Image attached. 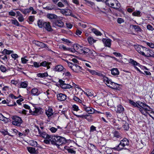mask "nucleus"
<instances>
[{
  "instance_id": "nucleus-1",
  "label": "nucleus",
  "mask_w": 154,
  "mask_h": 154,
  "mask_svg": "<svg viewBox=\"0 0 154 154\" xmlns=\"http://www.w3.org/2000/svg\"><path fill=\"white\" fill-rule=\"evenodd\" d=\"M68 66L74 72L79 73L81 72L82 68L76 63H73L67 61Z\"/></svg>"
},
{
  "instance_id": "nucleus-2",
  "label": "nucleus",
  "mask_w": 154,
  "mask_h": 154,
  "mask_svg": "<svg viewBox=\"0 0 154 154\" xmlns=\"http://www.w3.org/2000/svg\"><path fill=\"white\" fill-rule=\"evenodd\" d=\"M103 81L107 86L112 88L115 89L117 88L118 87L117 84L112 82L111 80L109 79L108 78L104 77Z\"/></svg>"
},
{
  "instance_id": "nucleus-3",
  "label": "nucleus",
  "mask_w": 154,
  "mask_h": 154,
  "mask_svg": "<svg viewBox=\"0 0 154 154\" xmlns=\"http://www.w3.org/2000/svg\"><path fill=\"white\" fill-rule=\"evenodd\" d=\"M136 49L139 53L145 56H146V54L148 53V52H150L149 50L140 45H138L136 47Z\"/></svg>"
},
{
  "instance_id": "nucleus-4",
  "label": "nucleus",
  "mask_w": 154,
  "mask_h": 154,
  "mask_svg": "<svg viewBox=\"0 0 154 154\" xmlns=\"http://www.w3.org/2000/svg\"><path fill=\"white\" fill-rule=\"evenodd\" d=\"M13 121L12 122L13 125L17 126H20L22 122V120L21 118L16 116L13 117Z\"/></svg>"
},
{
  "instance_id": "nucleus-5",
  "label": "nucleus",
  "mask_w": 154,
  "mask_h": 154,
  "mask_svg": "<svg viewBox=\"0 0 154 154\" xmlns=\"http://www.w3.org/2000/svg\"><path fill=\"white\" fill-rule=\"evenodd\" d=\"M80 49L79 53L80 54H84L87 56H90L93 54V52L89 49L86 47H82Z\"/></svg>"
},
{
  "instance_id": "nucleus-6",
  "label": "nucleus",
  "mask_w": 154,
  "mask_h": 154,
  "mask_svg": "<svg viewBox=\"0 0 154 154\" xmlns=\"http://www.w3.org/2000/svg\"><path fill=\"white\" fill-rule=\"evenodd\" d=\"M60 138V136H52L50 139L51 143L54 145H58Z\"/></svg>"
},
{
  "instance_id": "nucleus-7",
  "label": "nucleus",
  "mask_w": 154,
  "mask_h": 154,
  "mask_svg": "<svg viewBox=\"0 0 154 154\" xmlns=\"http://www.w3.org/2000/svg\"><path fill=\"white\" fill-rule=\"evenodd\" d=\"M137 105L142 108L145 111H149L150 108L145 103H142L140 101H137L136 102Z\"/></svg>"
},
{
  "instance_id": "nucleus-8",
  "label": "nucleus",
  "mask_w": 154,
  "mask_h": 154,
  "mask_svg": "<svg viewBox=\"0 0 154 154\" xmlns=\"http://www.w3.org/2000/svg\"><path fill=\"white\" fill-rule=\"evenodd\" d=\"M53 26H57L61 28L63 26L64 23L60 20H57L53 22Z\"/></svg>"
},
{
  "instance_id": "nucleus-9",
  "label": "nucleus",
  "mask_w": 154,
  "mask_h": 154,
  "mask_svg": "<svg viewBox=\"0 0 154 154\" xmlns=\"http://www.w3.org/2000/svg\"><path fill=\"white\" fill-rule=\"evenodd\" d=\"M43 27L45 28L48 31L51 32L53 30V29L52 28L51 26L50 25V23L49 22H45L43 24Z\"/></svg>"
},
{
  "instance_id": "nucleus-10",
  "label": "nucleus",
  "mask_w": 154,
  "mask_h": 154,
  "mask_svg": "<svg viewBox=\"0 0 154 154\" xmlns=\"http://www.w3.org/2000/svg\"><path fill=\"white\" fill-rule=\"evenodd\" d=\"M57 98L58 100L63 101L66 99V96L64 94L60 93L57 94Z\"/></svg>"
},
{
  "instance_id": "nucleus-11",
  "label": "nucleus",
  "mask_w": 154,
  "mask_h": 154,
  "mask_svg": "<svg viewBox=\"0 0 154 154\" xmlns=\"http://www.w3.org/2000/svg\"><path fill=\"white\" fill-rule=\"evenodd\" d=\"M61 13L66 16L72 15V12L71 10L69 9H61L60 11Z\"/></svg>"
},
{
  "instance_id": "nucleus-12",
  "label": "nucleus",
  "mask_w": 154,
  "mask_h": 154,
  "mask_svg": "<svg viewBox=\"0 0 154 154\" xmlns=\"http://www.w3.org/2000/svg\"><path fill=\"white\" fill-rule=\"evenodd\" d=\"M76 86H77V85L74 83L72 82L71 84L70 83V84L66 83L65 85L62 86L61 88L63 89L70 88L73 87H76Z\"/></svg>"
},
{
  "instance_id": "nucleus-13",
  "label": "nucleus",
  "mask_w": 154,
  "mask_h": 154,
  "mask_svg": "<svg viewBox=\"0 0 154 154\" xmlns=\"http://www.w3.org/2000/svg\"><path fill=\"white\" fill-rule=\"evenodd\" d=\"M38 131L41 136L45 139H48L50 140L51 136L47 134L45 132H41L40 130L38 129Z\"/></svg>"
},
{
  "instance_id": "nucleus-14",
  "label": "nucleus",
  "mask_w": 154,
  "mask_h": 154,
  "mask_svg": "<svg viewBox=\"0 0 154 154\" xmlns=\"http://www.w3.org/2000/svg\"><path fill=\"white\" fill-rule=\"evenodd\" d=\"M85 110L88 113L90 114H93L94 113H99L98 112H97L96 110L95 111L93 108L90 107L86 108V109Z\"/></svg>"
},
{
  "instance_id": "nucleus-15",
  "label": "nucleus",
  "mask_w": 154,
  "mask_h": 154,
  "mask_svg": "<svg viewBox=\"0 0 154 154\" xmlns=\"http://www.w3.org/2000/svg\"><path fill=\"white\" fill-rule=\"evenodd\" d=\"M115 110L117 113H121L124 111V108L122 106L119 105L117 106L116 108H115Z\"/></svg>"
},
{
  "instance_id": "nucleus-16",
  "label": "nucleus",
  "mask_w": 154,
  "mask_h": 154,
  "mask_svg": "<svg viewBox=\"0 0 154 154\" xmlns=\"http://www.w3.org/2000/svg\"><path fill=\"white\" fill-rule=\"evenodd\" d=\"M64 69V68L63 66L61 65H57L54 69V71L57 72H61Z\"/></svg>"
},
{
  "instance_id": "nucleus-17",
  "label": "nucleus",
  "mask_w": 154,
  "mask_h": 154,
  "mask_svg": "<svg viewBox=\"0 0 154 154\" xmlns=\"http://www.w3.org/2000/svg\"><path fill=\"white\" fill-rule=\"evenodd\" d=\"M116 2L117 3V0H106V4L109 6L111 7L112 5H113L114 3H116Z\"/></svg>"
},
{
  "instance_id": "nucleus-18",
  "label": "nucleus",
  "mask_w": 154,
  "mask_h": 154,
  "mask_svg": "<svg viewBox=\"0 0 154 154\" xmlns=\"http://www.w3.org/2000/svg\"><path fill=\"white\" fill-rule=\"evenodd\" d=\"M111 40L110 39H103V41L105 45L109 47H110L111 45Z\"/></svg>"
},
{
  "instance_id": "nucleus-19",
  "label": "nucleus",
  "mask_w": 154,
  "mask_h": 154,
  "mask_svg": "<svg viewBox=\"0 0 154 154\" xmlns=\"http://www.w3.org/2000/svg\"><path fill=\"white\" fill-rule=\"evenodd\" d=\"M31 93L34 96H38L40 94V91H38V90L36 88H32L31 91Z\"/></svg>"
},
{
  "instance_id": "nucleus-20",
  "label": "nucleus",
  "mask_w": 154,
  "mask_h": 154,
  "mask_svg": "<svg viewBox=\"0 0 154 154\" xmlns=\"http://www.w3.org/2000/svg\"><path fill=\"white\" fill-rule=\"evenodd\" d=\"M45 113L49 119H50V117L53 114L52 109L49 108L48 110L46 111Z\"/></svg>"
},
{
  "instance_id": "nucleus-21",
  "label": "nucleus",
  "mask_w": 154,
  "mask_h": 154,
  "mask_svg": "<svg viewBox=\"0 0 154 154\" xmlns=\"http://www.w3.org/2000/svg\"><path fill=\"white\" fill-rule=\"evenodd\" d=\"M51 64V63L47 62L46 61H43L40 63V66H46L47 69L50 68L49 65Z\"/></svg>"
},
{
  "instance_id": "nucleus-22",
  "label": "nucleus",
  "mask_w": 154,
  "mask_h": 154,
  "mask_svg": "<svg viewBox=\"0 0 154 154\" xmlns=\"http://www.w3.org/2000/svg\"><path fill=\"white\" fill-rule=\"evenodd\" d=\"M27 148L28 152L31 154H34L36 153L35 148L29 147H27Z\"/></svg>"
},
{
  "instance_id": "nucleus-23",
  "label": "nucleus",
  "mask_w": 154,
  "mask_h": 154,
  "mask_svg": "<svg viewBox=\"0 0 154 154\" xmlns=\"http://www.w3.org/2000/svg\"><path fill=\"white\" fill-rule=\"evenodd\" d=\"M41 112L40 109L38 108H35V109L33 111H32L31 113L34 115H37L40 114Z\"/></svg>"
},
{
  "instance_id": "nucleus-24",
  "label": "nucleus",
  "mask_w": 154,
  "mask_h": 154,
  "mask_svg": "<svg viewBox=\"0 0 154 154\" xmlns=\"http://www.w3.org/2000/svg\"><path fill=\"white\" fill-rule=\"evenodd\" d=\"M66 142V140L65 138L60 137L58 145L59 146L63 144H65Z\"/></svg>"
},
{
  "instance_id": "nucleus-25",
  "label": "nucleus",
  "mask_w": 154,
  "mask_h": 154,
  "mask_svg": "<svg viewBox=\"0 0 154 154\" xmlns=\"http://www.w3.org/2000/svg\"><path fill=\"white\" fill-rule=\"evenodd\" d=\"M124 147V146L122 145L121 143L120 142V143L116 147L113 148V149L115 150L119 151L123 149Z\"/></svg>"
},
{
  "instance_id": "nucleus-26",
  "label": "nucleus",
  "mask_w": 154,
  "mask_h": 154,
  "mask_svg": "<svg viewBox=\"0 0 154 154\" xmlns=\"http://www.w3.org/2000/svg\"><path fill=\"white\" fill-rule=\"evenodd\" d=\"M47 17L50 19H56L57 16L54 14H47Z\"/></svg>"
},
{
  "instance_id": "nucleus-27",
  "label": "nucleus",
  "mask_w": 154,
  "mask_h": 154,
  "mask_svg": "<svg viewBox=\"0 0 154 154\" xmlns=\"http://www.w3.org/2000/svg\"><path fill=\"white\" fill-rule=\"evenodd\" d=\"M120 142L122 143V145L125 146L126 145H128L129 144V141L126 138H124L123 140L121 141Z\"/></svg>"
},
{
  "instance_id": "nucleus-28",
  "label": "nucleus",
  "mask_w": 154,
  "mask_h": 154,
  "mask_svg": "<svg viewBox=\"0 0 154 154\" xmlns=\"http://www.w3.org/2000/svg\"><path fill=\"white\" fill-rule=\"evenodd\" d=\"M111 71L112 74L113 75H118L119 74V72L117 68H113Z\"/></svg>"
},
{
  "instance_id": "nucleus-29",
  "label": "nucleus",
  "mask_w": 154,
  "mask_h": 154,
  "mask_svg": "<svg viewBox=\"0 0 154 154\" xmlns=\"http://www.w3.org/2000/svg\"><path fill=\"white\" fill-rule=\"evenodd\" d=\"M113 5H112L111 6V7L112 8H113L115 9H118L120 8V3L118 2L117 1V3L116 2V3H114V4Z\"/></svg>"
},
{
  "instance_id": "nucleus-30",
  "label": "nucleus",
  "mask_w": 154,
  "mask_h": 154,
  "mask_svg": "<svg viewBox=\"0 0 154 154\" xmlns=\"http://www.w3.org/2000/svg\"><path fill=\"white\" fill-rule=\"evenodd\" d=\"M91 31L97 35H101V33L96 29L93 28L91 29Z\"/></svg>"
},
{
  "instance_id": "nucleus-31",
  "label": "nucleus",
  "mask_w": 154,
  "mask_h": 154,
  "mask_svg": "<svg viewBox=\"0 0 154 154\" xmlns=\"http://www.w3.org/2000/svg\"><path fill=\"white\" fill-rule=\"evenodd\" d=\"M122 123L124 124L123 127L125 130H127L129 129V124L128 123H127L125 121H122Z\"/></svg>"
},
{
  "instance_id": "nucleus-32",
  "label": "nucleus",
  "mask_w": 154,
  "mask_h": 154,
  "mask_svg": "<svg viewBox=\"0 0 154 154\" xmlns=\"http://www.w3.org/2000/svg\"><path fill=\"white\" fill-rule=\"evenodd\" d=\"M82 47L77 44H74L73 46V47L76 50V51L79 53V51H80V48H82Z\"/></svg>"
},
{
  "instance_id": "nucleus-33",
  "label": "nucleus",
  "mask_w": 154,
  "mask_h": 154,
  "mask_svg": "<svg viewBox=\"0 0 154 154\" xmlns=\"http://www.w3.org/2000/svg\"><path fill=\"white\" fill-rule=\"evenodd\" d=\"M37 76L38 77L43 78L45 77H47L48 76V74L47 72H45L44 73H38L37 74Z\"/></svg>"
},
{
  "instance_id": "nucleus-34",
  "label": "nucleus",
  "mask_w": 154,
  "mask_h": 154,
  "mask_svg": "<svg viewBox=\"0 0 154 154\" xmlns=\"http://www.w3.org/2000/svg\"><path fill=\"white\" fill-rule=\"evenodd\" d=\"M75 87L78 88V92L76 94L81 95L82 94L83 92H84V91L81 88L78 87V85L77 86H76V87Z\"/></svg>"
},
{
  "instance_id": "nucleus-35",
  "label": "nucleus",
  "mask_w": 154,
  "mask_h": 154,
  "mask_svg": "<svg viewBox=\"0 0 154 154\" xmlns=\"http://www.w3.org/2000/svg\"><path fill=\"white\" fill-rule=\"evenodd\" d=\"M28 82L26 81L21 82L20 83V86L23 88H26L28 86Z\"/></svg>"
},
{
  "instance_id": "nucleus-36",
  "label": "nucleus",
  "mask_w": 154,
  "mask_h": 154,
  "mask_svg": "<svg viewBox=\"0 0 154 154\" xmlns=\"http://www.w3.org/2000/svg\"><path fill=\"white\" fill-rule=\"evenodd\" d=\"M45 22L43 21L42 20H39L38 21V26L40 28H42L43 27V24H44V23Z\"/></svg>"
},
{
  "instance_id": "nucleus-37",
  "label": "nucleus",
  "mask_w": 154,
  "mask_h": 154,
  "mask_svg": "<svg viewBox=\"0 0 154 154\" xmlns=\"http://www.w3.org/2000/svg\"><path fill=\"white\" fill-rule=\"evenodd\" d=\"M13 52V51H12L8 50L6 49H4L3 51L2 52V53L3 54H9Z\"/></svg>"
},
{
  "instance_id": "nucleus-38",
  "label": "nucleus",
  "mask_w": 154,
  "mask_h": 154,
  "mask_svg": "<svg viewBox=\"0 0 154 154\" xmlns=\"http://www.w3.org/2000/svg\"><path fill=\"white\" fill-rule=\"evenodd\" d=\"M132 26L136 31L137 32H141V29L139 26L135 25H132Z\"/></svg>"
},
{
  "instance_id": "nucleus-39",
  "label": "nucleus",
  "mask_w": 154,
  "mask_h": 154,
  "mask_svg": "<svg viewBox=\"0 0 154 154\" xmlns=\"http://www.w3.org/2000/svg\"><path fill=\"white\" fill-rule=\"evenodd\" d=\"M88 42L90 44H92L93 43L95 42H96L95 40H94L91 37L88 38Z\"/></svg>"
},
{
  "instance_id": "nucleus-40",
  "label": "nucleus",
  "mask_w": 154,
  "mask_h": 154,
  "mask_svg": "<svg viewBox=\"0 0 154 154\" xmlns=\"http://www.w3.org/2000/svg\"><path fill=\"white\" fill-rule=\"evenodd\" d=\"M129 62L134 66H137L140 65L139 63H137V62L132 59H130Z\"/></svg>"
},
{
  "instance_id": "nucleus-41",
  "label": "nucleus",
  "mask_w": 154,
  "mask_h": 154,
  "mask_svg": "<svg viewBox=\"0 0 154 154\" xmlns=\"http://www.w3.org/2000/svg\"><path fill=\"white\" fill-rule=\"evenodd\" d=\"M19 10L23 14H26L27 13H28L29 12V10L27 9L23 10L22 9H19Z\"/></svg>"
},
{
  "instance_id": "nucleus-42",
  "label": "nucleus",
  "mask_w": 154,
  "mask_h": 154,
  "mask_svg": "<svg viewBox=\"0 0 154 154\" xmlns=\"http://www.w3.org/2000/svg\"><path fill=\"white\" fill-rule=\"evenodd\" d=\"M11 21L12 24H14L17 26H19V23L17 20H12Z\"/></svg>"
},
{
  "instance_id": "nucleus-43",
  "label": "nucleus",
  "mask_w": 154,
  "mask_h": 154,
  "mask_svg": "<svg viewBox=\"0 0 154 154\" xmlns=\"http://www.w3.org/2000/svg\"><path fill=\"white\" fill-rule=\"evenodd\" d=\"M30 144L32 146H36L37 145V143L36 141L33 140H31L30 141Z\"/></svg>"
},
{
  "instance_id": "nucleus-44",
  "label": "nucleus",
  "mask_w": 154,
  "mask_h": 154,
  "mask_svg": "<svg viewBox=\"0 0 154 154\" xmlns=\"http://www.w3.org/2000/svg\"><path fill=\"white\" fill-rule=\"evenodd\" d=\"M0 69L1 71L3 72H5L6 71V67L4 66L1 65Z\"/></svg>"
},
{
  "instance_id": "nucleus-45",
  "label": "nucleus",
  "mask_w": 154,
  "mask_h": 154,
  "mask_svg": "<svg viewBox=\"0 0 154 154\" xmlns=\"http://www.w3.org/2000/svg\"><path fill=\"white\" fill-rule=\"evenodd\" d=\"M73 99L75 101L78 102L79 103H82V101L78 97L74 96L73 97Z\"/></svg>"
},
{
  "instance_id": "nucleus-46",
  "label": "nucleus",
  "mask_w": 154,
  "mask_h": 154,
  "mask_svg": "<svg viewBox=\"0 0 154 154\" xmlns=\"http://www.w3.org/2000/svg\"><path fill=\"white\" fill-rule=\"evenodd\" d=\"M140 14V11H134L132 13V15L134 16H139Z\"/></svg>"
},
{
  "instance_id": "nucleus-47",
  "label": "nucleus",
  "mask_w": 154,
  "mask_h": 154,
  "mask_svg": "<svg viewBox=\"0 0 154 154\" xmlns=\"http://www.w3.org/2000/svg\"><path fill=\"white\" fill-rule=\"evenodd\" d=\"M26 57H22L21 58L22 63L23 64L26 63L27 62L28 60L25 58Z\"/></svg>"
},
{
  "instance_id": "nucleus-48",
  "label": "nucleus",
  "mask_w": 154,
  "mask_h": 154,
  "mask_svg": "<svg viewBox=\"0 0 154 154\" xmlns=\"http://www.w3.org/2000/svg\"><path fill=\"white\" fill-rule=\"evenodd\" d=\"M146 27L147 29L149 30L152 31L154 29V28L153 26L152 25L149 24H148L147 25Z\"/></svg>"
},
{
  "instance_id": "nucleus-49",
  "label": "nucleus",
  "mask_w": 154,
  "mask_h": 154,
  "mask_svg": "<svg viewBox=\"0 0 154 154\" xmlns=\"http://www.w3.org/2000/svg\"><path fill=\"white\" fill-rule=\"evenodd\" d=\"M107 117L109 119H112V116L109 112H107L106 113Z\"/></svg>"
},
{
  "instance_id": "nucleus-50",
  "label": "nucleus",
  "mask_w": 154,
  "mask_h": 154,
  "mask_svg": "<svg viewBox=\"0 0 154 154\" xmlns=\"http://www.w3.org/2000/svg\"><path fill=\"white\" fill-rule=\"evenodd\" d=\"M33 42L34 43H35L36 45L38 46H40L42 45L41 44H43V43H41L39 42L36 41H35Z\"/></svg>"
},
{
  "instance_id": "nucleus-51",
  "label": "nucleus",
  "mask_w": 154,
  "mask_h": 154,
  "mask_svg": "<svg viewBox=\"0 0 154 154\" xmlns=\"http://www.w3.org/2000/svg\"><path fill=\"white\" fill-rule=\"evenodd\" d=\"M59 82L60 84V86L61 88V86L63 85H65L66 83H65V82L62 79H60L59 81Z\"/></svg>"
},
{
  "instance_id": "nucleus-52",
  "label": "nucleus",
  "mask_w": 154,
  "mask_h": 154,
  "mask_svg": "<svg viewBox=\"0 0 154 154\" xmlns=\"http://www.w3.org/2000/svg\"><path fill=\"white\" fill-rule=\"evenodd\" d=\"M67 150L69 152L72 154H75L76 152L74 150L72 149H68Z\"/></svg>"
},
{
  "instance_id": "nucleus-53",
  "label": "nucleus",
  "mask_w": 154,
  "mask_h": 154,
  "mask_svg": "<svg viewBox=\"0 0 154 154\" xmlns=\"http://www.w3.org/2000/svg\"><path fill=\"white\" fill-rule=\"evenodd\" d=\"M129 103L134 106L138 107L137 104V103H136L134 101L131 100H130Z\"/></svg>"
},
{
  "instance_id": "nucleus-54",
  "label": "nucleus",
  "mask_w": 154,
  "mask_h": 154,
  "mask_svg": "<svg viewBox=\"0 0 154 154\" xmlns=\"http://www.w3.org/2000/svg\"><path fill=\"white\" fill-rule=\"evenodd\" d=\"M147 45L151 48H154V44L152 43H147Z\"/></svg>"
},
{
  "instance_id": "nucleus-55",
  "label": "nucleus",
  "mask_w": 154,
  "mask_h": 154,
  "mask_svg": "<svg viewBox=\"0 0 154 154\" xmlns=\"http://www.w3.org/2000/svg\"><path fill=\"white\" fill-rule=\"evenodd\" d=\"M33 65L36 68H38L40 66V64L39 65L38 63L36 62L34 63Z\"/></svg>"
},
{
  "instance_id": "nucleus-56",
  "label": "nucleus",
  "mask_w": 154,
  "mask_h": 154,
  "mask_svg": "<svg viewBox=\"0 0 154 154\" xmlns=\"http://www.w3.org/2000/svg\"><path fill=\"white\" fill-rule=\"evenodd\" d=\"M113 54L115 55L116 57H121L122 56L121 54L117 52H114L113 53Z\"/></svg>"
},
{
  "instance_id": "nucleus-57",
  "label": "nucleus",
  "mask_w": 154,
  "mask_h": 154,
  "mask_svg": "<svg viewBox=\"0 0 154 154\" xmlns=\"http://www.w3.org/2000/svg\"><path fill=\"white\" fill-rule=\"evenodd\" d=\"M114 135L115 137L117 138H119L120 137V134L117 131L115 132Z\"/></svg>"
},
{
  "instance_id": "nucleus-58",
  "label": "nucleus",
  "mask_w": 154,
  "mask_h": 154,
  "mask_svg": "<svg viewBox=\"0 0 154 154\" xmlns=\"http://www.w3.org/2000/svg\"><path fill=\"white\" fill-rule=\"evenodd\" d=\"M18 20L20 22H23L24 20V19L22 15L20 16L18 18Z\"/></svg>"
},
{
  "instance_id": "nucleus-59",
  "label": "nucleus",
  "mask_w": 154,
  "mask_h": 154,
  "mask_svg": "<svg viewBox=\"0 0 154 154\" xmlns=\"http://www.w3.org/2000/svg\"><path fill=\"white\" fill-rule=\"evenodd\" d=\"M57 128H56L54 127H52L50 128V131L53 133L55 132L57 130Z\"/></svg>"
},
{
  "instance_id": "nucleus-60",
  "label": "nucleus",
  "mask_w": 154,
  "mask_h": 154,
  "mask_svg": "<svg viewBox=\"0 0 154 154\" xmlns=\"http://www.w3.org/2000/svg\"><path fill=\"white\" fill-rule=\"evenodd\" d=\"M124 22L123 20L121 18H119L117 19V22L119 23H123Z\"/></svg>"
},
{
  "instance_id": "nucleus-61",
  "label": "nucleus",
  "mask_w": 154,
  "mask_h": 154,
  "mask_svg": "<svg viewBox=\"0 0 154 154\" xmlns=\"http://www.w3.org/2000/svg\"><path fill=\"white\" fill-rule=\"evenodd\" d=\"M66 25L67 27L70 29L71 28L72 26V25L70 23H66Z\"/></svg>"
},
{
  "instance_id": "nucleus-62",
  "label": "nucleus",
  "mask_w": 154,
  "mask_h": 154,
  "mask_svg": "<svg viewBox=\"0 0 154 154\" xmlns=\"http://www.w3.org/2000/svg\"><path fill=\"white\" fill-rule=\"evenodd\" d=\"M61 39L64 42L67 43H71L70 41L69 40L67 39L63 38H62Z\"/></svg>"
},
{
  "instance_id": "nucleus-63",
  "label": "nucleus",
  "mask_w": 154,
  "mask_h": 154,
  "mask_svg": "<svg viewBox=\"0 0 154 154\" xmlns=\"http://www.w3.org/2000/svg\"><path fill=\"white\" fill-rule=\"evenodd\" d=\"M73 108L74 110L77 111L79 109L78 107L75 105H74L73 106Z\"/></svg>"
},
{
  "instance_id": "nucleus-64",
  "label": "nucleus",
  "mask_w": 154,
  "mask_h": 154,
  "mask_svg": "<svg viewBox=\"0 0 154 154\" xmlns=\"http://www.w3.org/2000/svg\"><path fill=\"white\" fill-rule=\"evenodd\" d=\"M57 5L58 7H63L64 5L61 2H59L57 4Z\"/></svg>"
}]
</instances>
